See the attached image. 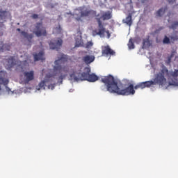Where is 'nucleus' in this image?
<instances>
[{"label":"nucleus","mask_w":178,"mask_h":178,"mask_svg":"<svg viewBox=\"0 0 178 178\" xmlns=\"http://www.w3.org/2000/svg\"><path fill=\"white\" fill-rule=\"evenodd\" d=\"M101 81L106 84L107 91H109L111 94H117L118 95H134L136 94V90H138V88L143 90V88H148L152 86V82L147 81L140 82L135 86L133 84H130L128 87L124 88V85L122 82L118 81L111 74L102 78Z\"/></svg>","instance_id":"obj_1"},{"label":"nucleus","mask_w":178,"mask_h":178,"mask_svg":"<svg viewBox=\"0 0 178 178\" xmlns=\"http://www.w3.org/2000/svg\"><path fill=\"white\" fill-rule=\"evenodd\" d=\"M95 16V19L98 24V30L96 29L92 31V35L104 37V35H105V27L104 26V24L101 19L105 21L112 19V13H111V11L103 13L100 17L99 14L97 15V11L91 10V8L86 6L79 7L74 11V17L76 22H83V19L86 17H94Z\"/></svg>","instance_id":"obj_2"},{"label":"nucleus","mask_w":178,"mask_h":178,"mask_svg":"<svg viewBox=\"0 0 178 178\" xmlns=\"http://www.w3.org/2000/svg\"><path fill=\"white\" fill-rule=\"evenodd\" d=\"M69 60V57L67 55L61 54L60 56L58 57V60L54 61V72H58L60 75L58 80H60V84L63 83V79L67 77V73H69V67L65 65V63Z\"/></svg>","instance_id":"obj_3"},{"label":"nucleus","mask_w":178,"mask_h":178,"mask_svg":"<svg viewBox=\"0 0 178 178\" xmlns=\"http://www.w3.org/2000/svg\"><path fill=\"white\" fill-rule=\"evenodd\" d=\"M70 78L72 80H74V81H81L86 80L87 81H90V83H95L98 80V76H97L95 74H91L89 73H79L78 74V76H76V73H72L70 74Z\"/></svg>","instance_id":"obj_4"},{"label":"nucleus","mask_w":178,"mask_h":178,"mask_svg":"<svg viewBox=\"0 0 178 178\" xmlns=\"http://www.w3.org/2000/svg\"><path fill=\"white\" fill-rule=\"evenodd\" d=\"M8 64L7 66L10 69V67H13V66H16V70L18 72H23L24 69V66L23 63H26L27 60L24 61H19L16 56H10L7 60Z\"/></svg>","instance_id":"obj_5"},{"label":"nucleus","mask_w":178,"mask_h":178,"mask_svg":"<svg viewBox=\"0 0 178 178\" xmlns=\"http://www.w3.org/2000/svg\"><path fill=\"white\" fill-rule=\"evenodd\" d=\"M168 70H162L154 77L153 81H150L152 86H165L166 84V78H165V73H168Z\"/></svg>","instance_id":"obj_6"},{"label":"nucleus","mask_w":178,"mask_h":178,"mask_svg":"<svg viewBox=\"0 0 178 178\" xmlns=\"http://www.w3.org/2000/svg\"><path fill=\"white\" fill-rule=\"evenodd\" d=\"M33 34L35 35L36 37H47V35H48L47 28L42 25V22H37L35 24Z\"/></svg>","instance_id":"obj_7"},{"label":"nucleus","mask_w":178,"mask_h":178,"mask_svg":"<svg viewBox=\"0 0 178 178\" xmlns=\"http://www.w3.org/2000/svg\"><path fill=\"white\" fill-rule=\"evenodd\" d=\"M63 43V41L62 39H58L57 40H54L53 42H51L49 43V47L51 49H56V51H58L60 49V47H62V44Z\"/></svg>","instance_id":"obj_8"},{"label":"nucleus","mask_w":178,"mask_h":178,"mask_svg":"<svg viewBox=\"0 0 178 178\" xmlns=\"http://www.w3.org/2000/svg\"><path fill=\"white\" fill-rule=\"evenodd\" d=\"M33 80H34V71L25 72L24 73V81L26 84H29Z\"/></svg>","instance_id":"obj_9"},{"label":"nucleus","mask_w":178,"mask_h":178,"mask_svg":"<svg viewBox=\"0 0 178 178\" xmlns=\"http://www.w3.org/2000/svg\"><path fill=\"white\" fill-rule=\"evenodd\" d=\"M2 84H3V86H8V84H9V79H6V72L3 71L0 72V91Z\"/></svg>","instance_id":"obj_10"},{"label":"nucleus","mask_w":178,"mask_h":178,"mask_svg":"<svg viewBox=\"0 0 178 178\" xmlns=\"http://www.w3.org/2000/svg\"><path fill=\"white\" fill-rule=\"evenodd\" d=\"M115 51H113L112 49H111V47L109 45L104 46L102 48V55L104 56H109L115 55Z\"/></svg>","instance_id":"obj_11"},{"label":"nucleus","mask_w":178,"mask_h":178,"mask_svg":"<svg viewBox=\"0 0 178 178\" xmlns=\"http://www.w3.org/2000/svg\"><path fill=\"white\" fill-rule=\"evenodd\" d=\"M122 22L129 27L131 26V24H133V14L129 13Z\"/></svg>","instance_id":"obj_12"},{"label":"nucleus","mask_w":178,"mask_h":178,"mask_svg":"<svg viewBox=\"0 0 178 178\" xmlns=\"http://www.w3.org/2000/svg\"><path fill=\"white\" fill-rule=\"evenodd\" d=\"M83 60L86 63V65H90V63H92L94 60H95V57L94 56H86L83 57Z\"/></svg>","instance_id":"obj_13"},{"label":"nucleus","mask_w":178,"mask_h":178,"mask_svg":"<svg viewBox=\"0 0 178 178\" xmlns=\"http://www.w3.org/2000/svg\"><path fill=\"white\" fill-rule=\"evenodd\" d=\"M21 34L24 37V38H26L29 42H31V40L34 38V35L33 33H29L24 31H21Z\"/></svg>","instance_id":"obj_14"},{"label":"nucleus","mask_w":178,"mask_h":178,"mask_svg":"<svg viewBox=\"0 0 178 178\" xmlns=\"http://www.w3.org/2000/svg\"><path fill=\"white\" fill-rule=\"evenodd\" d=\"M33 56L35 62H37L38 60H45V58H44V51H40L38 54H35Z\"/></svg>","instance_id":"obj_15"},{"label":"nucleus","mask_w":178,"mask_h":178,"mask_svg":"<svg viewBox=\"0 0 178 178\" xmlns=\"http://www.w3.org/2000/svg\"><path fill=\"white\" fill-rule=\"evenodd\" d=\"M168 23H169V29H170L171 30H176V29H177L178 27V21H172L170 22V20H168Z\"/></svg>","instance_id":"obj_16"},{"label":"nucleus","mask_w":178,"mask_h":178,"mask_svg":"<svg viewBox=\"0 0 178 178\" xmlns=\"http://www.w3.org/2000/svg\"><path fill=\"white\" fill-rule=\"evenodd\" d=\"M166 10H168V6L160 8L156 12V16H158L159 17L163 16V15H165V12H166Z\"/></svg>","instance_id":"obj_17"},{"label":"nucleus","mask_w":178,"mask_h":178,"mask_svg":"<svg viewBox=\"0 0 178 178\" xmlns=\"http://www.w3.org/2000/svg\"><path fill=\"white\" fill-rule=\"evenodd\" d=\"M84 42H83V40L81 39H76L75 42V48H79L80 47H83Z\"/></svg>","instance_id":"obj_18"},{"label":"nucleus","mask_w":178,"mask_h":178,"mask_svg":"<svg viewBox=\"0 0 178 178\" xmlns=\"http://www.w3.org/2000/svg\"><path fill=\"white\" fill-rule=\"evenodd\" d=\"M45 83H47V81H42L39 84L38 86L36 87V90H40L41 88H43V90H45Z\"/></svg>","instance_id":"obj_19"},{"label":"nucleus","mask_w":178,"mask_h":178,"mask_svg":"<svg viewBox=\"0 0 178 178\" xmlns=\"http://www.w3.org/2000/svg\"><path fill=\"white\" fill-rule=\"evenodd\" d=\"M3 51H10V45L8 44H3L1 48H0V52H3Z\"/></svg>","instance_id":"obj_20"},{"label":"nucleus","mask_w":178,"mask_h":178,"mask_svg":"<svg viewBox=\"0 0 178 178\" xmlns=\"http://www.w3.org/2000/svg\"><path fill=\"white\" fill-rule=\"evenodd\" d=\"M0 19H1V20L6 19V11L2 10V8H0Z\"/></svg>","instance_id":"obj_21"},{"label":"nucleus","mask_w":178,"mask_h":178,"mask_svg":"<svg viewBox=\"0 0 178 178\" xmlns=\"http://www.w3.org/2000/svg\"><path fill=\"white\" fill-rule=\"evenodd\" d=\"M134 42H133V38H130L128 42V48L129 49H134Z\"/></svg>","instance_id":"obj_22"},{"label":"nucleus","mask_w":178,"mask_h":178,"mask_svg":"<svg viewBox=\"0 0 178 178\" xmlns=\"http://www.w3.org/2000/svg\"><path fill=\"white\" fill-rule=\"evenodd\" d=\"M147 47H149V40H143V48L145 49Z\"/></svg>","instance_id":"obj_23"},{"label":"nucleus","mask_w":178,"mask_h":178,"mask_svg":"<svg viewBox=\"0 0 178 178\" xmlns=\"http://www.w3.org/2000/svg\"><path fill=\"white\" fill-rule=\"evenodd\" d=\"M173 58V54H171L170 56L167 58L165 60L166 65H170V62H172V58Z\"/></svg>","instance_id":"obj_24"},{"label":"nucleus","mask_w":178,"mask_h":178,"mask_svg":"<svg viewBox=\"0 0 178 178\" xmlns=\"http://www.w3.org/2000/svg\"><path fill=\"white\" fill-rule=\"evenodd\" d=\"M163 44H170V39L168 36H165L163 40Z\"/></svg>","instance_id":"obj_25"},{"label":"nucleus","mask_w":178,"mask_h":178,"mask_svg":"<svg viewBox=\"0 0 178 178\" xmlns=\"http://www.w3.org/2000/svg\"><path fill=\"white\" fill-rule=\"evenodd\" d=\"M94 45V43H92V42H88L85 46V48H87L88 49L91 48V47H92Z\"/></svg>","instance_id":"obj_26"},{"label":"nucleus","mask_w":178,"mask_h":178,"mask_svg":"<svg viewBox=\"0 0 178 178\" xmlns=\"http://www.w3.org/2000/svg\"><path fill=\"white\" fill-rule=\"evenodd\" d=\"M171 76H172V77H177L178 70H175L173 72H172Z\"/></svg>","instance_id":"obj_27"},{"label":"nucleus","mask_w":178,"mask_h":178,"mask_svg":"<svg viewBox=\"0 0 178 178\" xmlns=\"http://www.w3.org/2000/svg\"><path fill=\"white\" fill-rule=\"evenodd\" d=\"M170 40H171V41H173V42H175V41H177V40H178V37H177V35H175V36H171V37H170Z\"/></svg>","instance_id":"obj_28"},{"label":"nucleus","mask_w":178,"mask_h":178,"mask_svg":"<svg viewBox=\"0 0 178 178\" xmlns=\"http://www.w3.org/2000/svg\"><path fill=\"white\" fill-rule=\"evenodd\" d=\"M169 86H175L176 87H177L178 82H176V81L169 82Z\"/></svg>","instance_id":"obj_29"},{"label":"nucleus","mask_w":178,"mask_h":178,"mask_svg":"<svg viewBox=\"0 0 178 178\" xmlns=\"http://www.w3.org/2000/svg\"><path fill=\"white\" fill-rule=\"evenodd\" d=\"M32 19H38V15L37 14H33L32 16H31Z\"/></svg>","instance_id":"obj_30"},{"label":"nucleus","mask_w":178,"mask_h":178,"mask_svg":"<svg viewBox=\"0 0 178 178\" xmlns=\"http://www.w3.org/2000/svg\"><path fill=\"white\" fill-rule=\"evenodd\" d=\"M105 33H106L107 35H108V38H111V33H109V31H106V29H105Z\"/></svg>","instance_id":"obj_31"},{"label":"nucleus","mask_w":178,"mask_h":178,"mask_svg":"<svg viewBox=\"0 0 178 178\" xmlns=\"http://www.w3.org/2000/svg\"><path fill=\"white\" fill-rule=\"evenodd\" d=\"M6 91H8V93L10 92V91H12L10 90V88H9L8 86H6Z\"/></svg>","instance_id":"obj_32"},{"label":"nucleus","mask_w":178,"mask_h":178,"mask_svg":"<svg viewBox=\"0 0 178 178\" xmlns=\"http://www.w3.org/2000/svg\"><path fill=\"white\" fill-rule=\"evenodd\" d=\"M169 3H173V2H175L176 0H167Z\"/></svg>","instance_id":"obj_33"},{"label":"nucleus","mask_w":178,"mask_h":178,"mask_svg":"<svg viewBox=\"0 0 178 178\" xmlns=\"http://www.w3.org/2000/svg\"><path fill=\"white\" fill-rule=\"evenodd\" d=\"M54 85L49 86V88H51V90H54Z\"/></svg>","instance_id":"obj_34"},{"label":"nucleus","mask_w":178,"mask_h":178,"mask_svg":"<svg viewBox=\"0 0 178 178\" xmlns=\"http://www.w3.org/2000/svg\"><path fill=\"white\" fill-rule=\"evenodd\" d=\"M142 3H145V2H147V0H141Z\"/></svg>","instance_id":"obj_35"},{"label":"nucleus","mask_w":178,"mask_h":178,"mask_svg":"<svg viewBox=\"0 0 178 178\" xmlns=\"http://www.w3.org/2000/svg\"><path fill=\"white\" fill-rule=\"evenodd\" d=\"M2 26H3V22H0V27H2Z\"/></svg>","instance_id":"obj_36"},{"label":"nucleus","mask_w":178,"mask_h":178,"mask_svg":"<svg viewBox=\"0 0 178 178\" xmlns=\"http://www.w3.org/2000/svg\"><path fill=\"white\" fill-rule=\"evenodd\" d=\"M17 31H22V30L20 29L17 28Z\"/></svg>","instance_id":"obj_37"}]
</instances>
